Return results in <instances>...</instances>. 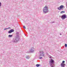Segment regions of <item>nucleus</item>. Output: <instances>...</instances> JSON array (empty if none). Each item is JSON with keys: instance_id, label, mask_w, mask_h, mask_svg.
<instances>
[{"instance_id": "obj_1", "label": "nucleus", "mask_w": 67, "mask_h": 67, "mask_svg": "<svg viewBox=\"0 0 67 67\" xmlns=\"http://www.w3.org/2000/svg\"><path fill=\"white\" fill-rule=\"evenodd\" d=\"M48 7L47 6H45L43 9L44 13L46 14V13H47L49 12V10H48Z\"/></svg>"}, {"instance_id": "obj_2", "label": "nucleus", "mask_w": 67, "mask_h": 67, "mask_svg": "<svg viewBox=\"0 0 67 67\" xmlns=\"http://www.w3.org/2000/svg\"><path fill=\"white\" fill-rule=\"evenodd\" d=\"M54 63H55L54 60H53L52 59H50V60L49 61V64L50 66H52V65H55Z\"/></svg>"}, {"instance_id": "obj_3", "label": "nucleus", "mask_w": 67, "mask_h": 67, "mask_svg": "<svg viewBox=\"0 0 67 67\" xmlns=\"http://www.w3.org/2000/svg\"><path fill=\"white\" fill-rule=\"evenodd\" d=\"M65 7L63 5H61L60 7H58L57 8L58 10H63V8Z\"/></svg>"}, {"instance_id": "obj_4", "label": "nucleus", "mask_w": 67, "mask_h": 67, "mask_svg": "<svg viewBox=\"0 0 67 67\" xmlns=\"http://www.w3.org/2000/svg\"><path fill=\"white\" fill-rule=\"evenodd\" d=\"M65 61H63L62 62V63H61V67H65V65H66V64H64L65 63Z\"/></svg>"}, {"instance_id": "obj_5", "label": "nucleus", "mask_w": 67, "mask_h": 67, "mask_svg": "<svg viewBox=\"0 0 67 67\" xmlns=\"http://www.w3.org/2000/svg\"><path fill=\"white\" fill-rule=\"evenodd\" d=\"M61 18L62 19H65L67 18V16H66V14H64L62 15V16L61 17Z\"/></svg>"}, {"instance_id": "obj_6", "label": "nucleus", "mask_w": 67, "mask_h": 67, "mask_svg": "<svg viewBox=\"0 0 67 67\" xmlns=\"http://www.w3.org/2000/svg\"><path fill=\"white\" fill-rule=\"evenodd\" d=\"M42 56H43V57H45V54L44 53V52H42Z\"/></svg>"}, {"instance_id": "obj_7", "label": "nucleus", "mask_w": 67, "mask_h": 67, "mask_svg": "<svg viewBox=\"0 0 67 67\" xmlns=\"http://www.w3.org/2000/svg\"><path fill=\"white\" fill-rule=\"evenodd\" d=\"M65 11H62L60 13H65Z\"/></svg>"}, {"instance_id": "obj_8", "label": "nucleus", "mask_w": 67, "mask_h": 67, "mask_svg": "<svg viewBox=\"0 0 67 67\" xmlns=\"http://www.w3.org/2000/svg\"><path fill=\"white\" fill-rule=\"evenodd\" d=\"M8 36L9 37H12V35H9Z\"/></svg>"}, {"instance_id": "obj_9", "label": "nucleus", "mask_w": 67, "mask_h": 67, "mask_svg": "<svg viewBox=\"0 0 67 67\" xmlns=\"http://www.w3.org/2000/svg\"><path fill=\"white\" fill-rule=\"evenodd\" d=\"M40 65L38 64H37L36 65V66L37 67H39V66H40Z\"/></svg>"}, {"instance_id": "obj_10", "label": "nucleus", "mask_w": 67, "mask_h": 67, "mask_svg": "<svg viewBox=\"0 0 67 67\" xmlns=\"http://www.w3.org/2000/svg\"><path fill=\"white\" fill-rule=\"evenodd\" d=\"M10 31H11V32H14V30H13V29H11L10 30Z\"/></svg>"}, {"instance_id": "obj_11", "label": "nucleus", "mask_w": 67, "mask_h": 67, "mask_svg": "<svg viewBox=\"0 0 67 67\" xmlns=\"http://www.w3.org/2000/svg\"><path fill=\"white\" fill-rule=\"evenodd\" d=\"M50 66L51 67H54V66H55V64H53V65H52V66Z\"/></svg>"}, {"instance_id": "obj_12", "label": "nucleus", "mask_w": 67, "mask_h": 67, "mask_svg": "<svg viewBox=\"0 0 67 67\" xmlns=\"http://www.w3.org/2000/svg\"><path fill=\"white\" fill-rule=\"evenodd\" d=\"M47 54L48 56V57H49L51 56H50V55H49V54H48V53H47Z\"/></svg>"}, {"instance_id": "obj_13", "label": "nucleus", "mask_w": 67, "mask_h": 67, "mask_svg": "<svg viewBox=\"0 0 67 67\" xmlns=\"http://www.w3.org/2000/svg\"><path fill=\"white\" fill-rule=\"evenodd\" d=\"M65 47H67V44H65Z\"/></svg>"}, {"instance_id": "obj_14", "label": "nucleus", "mask_w": 67, "mask_h": 67, "mask_svg": "<svg viewBox=\"0 0 67 67\" xmlns=\"http://www.w3.org/2000/svg\"><path fill=\"white\" fill-rule=\"evenodd\" d=\"M12 33L11 31L10 30L8 32V33Z\"/></svg>"}, {"instance_id": "obj_15", "label": "nucleus", "mask_w": 67, "mask_h": 67, "mask_svg": "<svg viewBox=\"0 0 67 67\" xmlns=\"http://www.w3.org/2000/svg\"><path fill=\"white\" fill-rule=\"evenodd\" d=\"M41 56H42V53H40V57H41Z\"/></svg>"}, {"instance_id": "obj_16", "label": "nucleus", "mask_w": 67, "mask_h": 67, "mask_svg": "<svg viewBox=\"0 0 67 67\" xmlns=\"http://www.w3.org/2000/svg\"><path fill=\"white\" fill-rule=\"evenodd\" d=\"M23 27L24 29H26L25 27V26H23Z\"/></svg>"}, {"instance_id": "obj_17", "label": "nucleus", "mask_w": 67, "mask_h": 67, "mask_svg": "<svg viewBox=\"0 0 67 67\" xmlns=\"http://www.w3.org/2000/svg\"><path fill=\"white\" fill-rule=\"evenodd\" d=\"M55 23V22L54 21H53L52 22V23Z\"/></svg>"}, {"instance_id": "obj_18", "label": "nucleus", "mask_w": 67, "mask_h": 67, "mask_svg": "<svg viewBox=\"0 0 67 67\" xmlns=\"http://www.w3.org/2000/svg\"><path fill=\"white\" fill-rule=\"evenodd\" d=\"M1 6V3H0V6Z\"/></svg>"}, {"instance_id": "obj_19", "label": "nucleus", "mask_w": 67, "mask_h": 67, "mask_svg": "<svg viewBox=\"0 0 67 67\" xmlns=\"http://www.w3.org/2000/svg\"><path fill=\"white\" fill-rule=\"evenodd\" d=\"M39 58H40V59H42V57H40Z\"/></svg>"}, {"instance_id": "obj_20", "label": "nucleus", "mask_w": 67, "mask_h": 67, "mask_svg": "<svg viewBox=\"0 0 67 67\" xmlns=\"http://www.w3.org/2000/svg\"><path fill=\"white\" fill-rule=\"evenodd\" d=\"M51 56H50V57H49V58H52V57H51Z\"/></svg>"}, {"instance_id": "obj_21", "label": "nucleus", "mask_w": 67, "mask_h": 67, "mask_svg": "<svg viewBox=\"0 0 67 67\" xmlns=\"http://www.w3.org/2000/svg\"><path fill=\"white\" fill-rule=\"evenodd\" d=\"M60 35H62L61 34H60Z\"/></svg>"}, {"instance_id": "obj_22", "label": "nucleus", "mask_w": 67, "mask_h": 67, "mask_svg": "<svg viewBox=\"0 0 67 67\" xmlns=\"http://www.w3.org/2000/svg\"><path fill=\"white\" fill-rule=\"evenodd\" d=\"M59 17H60H60H61V16H59Z\"/></svg>"}, {"instance_id": "obj_23", "label": "nucleus", "mask_w": 67, "mask_h": 67, "mask_svg": "<svg viewBox=\"0 0 67 67\" xmlns=\"http://www.w3.org/2000/svg\"><path fill=\"white\" fill-rule=\"evenodd\" d=\"M4 30H5V29H4Z\"/></svg>"}]
</instances>
